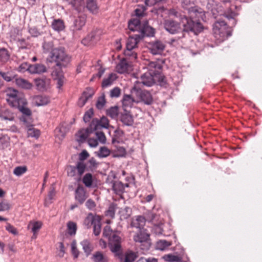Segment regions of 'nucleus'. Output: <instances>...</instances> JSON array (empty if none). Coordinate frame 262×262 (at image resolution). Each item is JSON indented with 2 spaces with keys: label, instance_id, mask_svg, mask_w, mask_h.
I'll return each mask as SVG.
<instances>
[{
  "label": "nucleus",
  "instance_id": "43",
  "mask_svg": "<svg viewBox=\"0 0 262 262\" xmlns=\"http://www.w3.org/2000/svg\"><path fill=\"white\" fill-rule=\"evenodd\" d=\"M76 167L77 171V175L81 176L85 171L86 165L82 161H79L77 163Z\"/></svg>",
  "mask_w": 262,
  "mask_h": 262
},
{
  "label": "nucleus",
  "instance_id": "14",
  "mask_svg": "<svg viewBox=\"0 0 262 262\" xmlns=\"http://www.w3.org/2000/svg\"><path fill=\"white\" fill-rule=\"evenodd\" d=\"M34 80L37 89L40 91H45L49 88L50 79L49 78H36Z\"/></svg>",
  "mask_w": 262,
  "mask_h": 262
},
{
  "label": "nucleus",
  "instance_id": "44",
  "mask_svg": "<svg viewBox=\"0 0 262 262\" xmlns=\"http://www.w3.org/2000/svg\"><path fill=\"white\" fill-rule=\"evenodd\" d=\"M130 209L128 207H125L124 208L121 209L119 213L121 220L127 219L130 216Z\"/></svg>",
  "mask_w": 262,
  "mask_h": 262
},
{
  "label": "nucleus",
  "instance_id": "30",
  "mask_svg": "<svg viewBox=\"0 0 262 262\" xmlns=\"http://www.w3.org/2000/svg\"><path fill=\"white\" fill-rule=\"evenodd\" d=\"M120 120L123 124L126 126H132L134 123V119L132 115L129 113H125L121 115Z\"/></svg>",
  "mask_w": 262,
  "mask_h": 262
},
{
  "label": "nucleus",
  "instance_id": "47",
  "mask_svg": "<svg viewBox=\"0 0 262 262\" xmlns=\"http://www.w3.org/2000/svg\"><path fill=\"white\" fill-rule=\"evenodd\" d=\"M117 208V205L114 203L111 204L108 210L105 212V215L107 216H110L113 218L115 216V211Z\"/></svg>",
  "mask_w": 262,
  "mask_h": 262
},
{
  "label": "nucleus",
  "instance_id": "60",
  "mask_svg": "<svg viewBox=\"0 0 262 262\" xmlns=\"http://www.w3.org/2000/svg\"><path fill=\"white\" fill-rule=\"evenodd\" d=\"M32 225V231L33 232L34 234H35L41 228L42 223L40 222H35L33 223Z\"/></svg>",
  "mask_w": 262,
  "mask_h": 262
},
{
  "label": "nucleus",
  "instance_id": "27",
  "mask_svg": "<svg viewBox=\"0 0 262 262\" xmlns=\"http://www.w3.org/2000/svg\"><path fill=\"white\" fill-rule=\"evenodd\" d=\"M148 72L160 73L159 71L162 69V65L157 61H149L147 63Z\"/></svg>",
  "mask_w": 262,
  "mask_h": 262
},
{
  "label": "nucleus",
  "instance_id": "1",
  "mask_svg": "<svg viewBox=\"0 0 262 262\" xmlns=\"http://www.w3.org/2000/svg\"><path fill=\"white\" fill-rule=\"evenodd\" d=\"M169 14L180 18V22L172 19L164 20L163 25L165 29L169 33L174 34L182 32V37H184V33L192 32L195 35L201 32L203 30V26L199 21H194L185 15L178 13L174 9L169 11Z\"/></svg>",
  "mask_w": 262,
  "mask_h": 262
},
{
  "label": "nucleus",
  "instance_id": "63",
  "mask_svg": "<svg viewBox=\"0 0 262 262\" xmlns=\"http://www.w3.org/2000/svg\"><path fill=\"white\" fill-rule=\"evenodd\" d=\"M11 206L8 202H2L0 203V211H4L10 209Z\"/></svg>",
  "mask_w": 262,
  "mask_h": 262
},
{
  "label": "nucleus",
  "instance_id": "2",
  "mask_svg": "<svg viewBox=\"0 0 262 262\" xmlns=\"http://www.w3.org/2000/svg\"><path fill=\"white\" fill-rule=\"evenodd\" d=\"M147 24L148 22L146 21L141 24L140 19L137 18L132 19L128 22L129 29L138 32V34L129 36L126 41V49L124 53L126 57H128L131 60L136 59L137 54L134 50L137 48L138 44L144 36H152L155 33L154 29Z\"/></svg>",
  "mask_w": 262,
  "mask_h": 262
},
{
  "label": "nucleus",
  "instance_id": "5",
  "mask_svg": "<svg viewBox=\"0 0 262 262\" xmlns=\"http://www.w3.org/2000/svg\"><path fill=\"white\" fill-rule=\"evenodd\" d=\"M112 231L109 226L104 227L103 235L109 237V246L111 251L114 253H119L121 249V239L120 236L115 234L111 235Z\"/></svg>",
  "mask_w": 262,
  "mask_h": 262
},
{
  "label": "nucleus",
  "instance_id": "17",
  "mask_svg": "<svg viewBox=\"0 0 262 262\" xmlns=\"http://www.w3.org/2000/svg\"><path fill=\"white\" fill-rule=\"evenodd\" d=\"M94 131L93 129L90 128V125L85 129L80 130L76 135L77 141L79 143L83 142L88 138L89 135Z\"/></svg>",
  "mask_w": 262,
  "mask_h": 262
},
{
  "label": "nucleus",
  "instance_id": "26",
  "mask_svg": "<svg viewBox=\"0 0 262 262\" xmlns=\"http://www.w3.org/2000/svg\"><path fill=\"white\" fill-rule=\"evenodd\" d=\"M29 72L32 74H41L46 72V68L41 64H35L30 66Z\"/></svg>",
  "mask_w": 262,
  "mask_h": 262
},
{
  "label": "nucleus",
  "instance_id": "33",
  "mask_svg": "<svg viewBox=\"0 0 262 262\" xmlns=\"http://www.w3.org/2000/svg\"><path fill=\"white\" fill-rule=\"evenodd\" d=\"M81 245L86 255H90L93 250V247L90 242L87 239L83 240L81 242Z\"/></svg>",
  "mask_w": 262,
  "mask_h": 262
},
{
  "label": "nucleus",
  "instance_id": "35",
  "mask_svg": "<svg viewBox=\"0 0 262 262\" xmlns=\"http://www.w3.org/2000/svg\"><path fill=\"white\" fill-rule=\"evenodd\" d=\"M171 245V242L166 240H160L156 243V249L160 250H164Z\"/></svg>",
  "mask_w": 262,
  "mask_h": 262
},
{
  "label": "nucleus",
  "instance_id": "6",
  "mask_svg": "<svg viewBox=\"0 0 262 262\" xmlns=\"http://www.w3.org/2000/svg\"><path fill=\"white\" fill-rule=\"evenodd\" d=\"M139 81H136L132 89V94L134 97H136L138 102L143 101L146 104H150L153 101L150 93L146 90H142L139 88Z\"/></svg>",
  "mask_w": 262,
  "mask_h": 262
},
{
  "label": "nucleus",
  "instance_id": "18",
  "mask_svg": "<svg viewBox=\"0 0 262 262\" xmlns=\"http://www.w3.org/2000/svg\"><path fill=\"white\" fill-rule=\"evenodd\" d=\"M86 23V16L84 14H80L76 18L73 24V31H79L81 30L82 27L85 25Z\"/></svg>",
  "mask_w": 262,
  "mask_h": 262
},
{
  "label": "nucleus",
  "instance_id": "24",
  "mask_svg": "<svg viewBox=\"0 0 262 262\" xmlns=\"http://www.w3.org/2000/svg\"><path fill=\"white\" fill-rule=\"evenodd\" d=\"M145 224V219L143 216H137L136 219H133L131 226L133 227L142 230Z\"/></svg>",
  "mask_w": 262,
  "mask_h": 262
},
{
  "label": "nucleus",
  "instance_id": "36",
  "mask_svg": "<svg viewBox=\"0 0 262 262\" xmlns=\"http://www.w3.org/2000/svg\"><path fill=\"white\" fill-rule=\"evenodd\" d=\"M86 7L93 13L97 12L98 7L94 0H86Z\"/></svg>",
  "mask_w": 262,
  "mask_h": 262
},
{
  "label": "nucleus",
  "instance_id": "39",
  "mask_svg": "<svg viewBox=\"0 0 262 262\" xmlns=\"http://www.w3.org/2000/svg\"><path fill=\"white\" fill-rule=\"evenodd\" d=\"M52 27L54 30L57 31H61L64 28L63 22L60 19L54 20L52 24Z\"/></svg>",
  "mask_w": 262,
  "mask_h": 262
},
{
  "label": "nucleus",
  "instance_id": "53",
  "mask_svg": "<svg viewBox=\"0 0 262 262\" xmlns=\"http://www.w3.org/2000/svg\"><path fill=\"white\" fill-rule=\"evenodd\" d=\"M94 115V112L93 108H90L88 111H86L83 117V121L85 122H88L90 121L91 119L92 118Z\"/></svg>",
  "mask_w": 262,
  "mask_h": 262
},
{
  "label": "nucleus",
  "instance_id": "64",
  "mask_svg": "<svg viewBox=\"0 0 262 262\" xmlns=\"http://www.w3.org/2000/svg\"><path fill=\"white\" fill-rule=\"evenodd\" d=\"M53 43L52 42H45L43 45V50L45 51V52H49L50 51V52L52 51V50H53L54 49H53Z\"/></svg>",
  "mask_w": 262,
  "mask_h": 262
},
{
  "label": "nucleus",
  "instance_id": "11",
  "mask_svg": "<svg viewBox=\"0 0 262 262\" xmlns=\"http://www.w3.org/2000/svg\"><path fill=\"white\" fill-rule=\"evenodd\" d=\"M109 126V121L105 117H102L99 120L98 119H93L90 123V128L94 131L101 129L102 128H107Z\"/></svg>",
  "mask_w": 262,
  "mask_h": 262
},
{
  "label": "nucleus",
  "instance_id": "42",
  "mask_svg": "<svg viewBox=\"0 0 262 262\" xmlns=\"http://www.w3.org/2000/svg\"><path fill=\"white\" fill-rule=\"evenodd\" d=\"M136 253L132 251L127 252L125 254V258L123 262H133L137 258Z\"/></svg>",
  "mask_w": 262,
  "mask_h": 262
},
{
  "label": "nucleus",
  "instance_id": "21",
  "mask_svg": "<svg viewBox=\"0 0 262 262\" xmlns=\"http://www.w3.org/2000/svg\"><path fill=\"white\" fill-rule=\"evenodd\" d=\"M94 95V92L92 90L89 89L84 91L82 96L79 99L78 105L80 107H82L87 102L88 100L91 98Z\"/></svg>",
  "mask_w": 262,
  "mask_h": 262
},
{
  "label": "nucleus",
  "instance_id": "54",
  "mask_svg": "<svg viewBox=\"0 0 262 262\" xmlns=\"http://www.w3.org/2000/svg\"><path fill=\"white\" fill-rule=\"evenodd\" d=\"M6 230L9 233L15 235L18 234V231L16 228L9 223H7Z\"/></svg>",
  "mask_w": 262,
  "mask_h": 262
},
{
  "label": "nucleus",
  "instance_id": "45",
  "mask_svg": "<svg viewBox=\"0 0 262 262\" xmlns=\"http://www.w3.org/2000/svg\"><path fill=\"white\" fill-rule=\"evenodd\" d=\"M27 170V167L26 166H17L14 169L13 173L19 177L25 173Z\"/></svg>",
  "mask_w": 262,
  "mask_h": 262
},
{
  "label": "nucleus",
  "instance_id": "55",
  "mask_svg": "<svg viewBox=\"0 0 262 262\" xmlns=\"http://www.w3.org/2000/svg\"><path fill=\"white\" fill-rule=\"evenodd\" d=\"M121 90L118 87H115L110 91V97L112 98H117L120 96Z\"/></svg>",
  "mask_w": 262,
  "mask_h": 262
},
{
  "label": "nucleus",
  "instance_id": "16",
  "mask_svg": "<svg viewBox=\"0 0 262 262\" xmlns=\"http://www.w3.org/2000/svg\"><path fill=\"white\" fill-rule=\"evenodd\" d=\"M88 195L84 188L81 186H78L75 192V199L79 202L80 204H82L85 201Z\"/></svg>",
  "mask_w": 262,
  "mask_h": 262
},
{
  "label": "nucleus",
  "instance_id": "4",
  "mask_svg": "<svg viewBox=\"0 0 262 262\" xmlns=\"http://www.w3.org/2000/svg\"><path fill=\"white\" fill-rule=\"evenodd\" d=\"M52 60L56 62L57 66L66 67L71 61V57L68 55L62 48H55L50 53Z\"/></svg>",
  "mask_w": 262,
  "mask_h": 262
},
{
  "label": "nucleus",
  "instance_id": "15",
  "mask_svg": "<svg viewBox=\"0 0 262 262\" xmlns=\"http://www.w3.org/2000/svg\"><path fill=\"white\" fill-rule=\"evenodd\" d=\"M101 31L99 30H94L91 32L87 37L82 40L83 42H87L93 45L100 38Z\"/></svg>",
  "mask_w": 262,
  "mask_h": 262
},
{
  "label": "nucleus",
  "instance_id": "57",
  "mask_svg": "<svg viewBox=\"0 0 262 262\" xmlns=\"http://www.w3.org/2000/svg\"><path fill=\"white\" fill-rule=\"evenodd\" d=\"M105 103L104 96H103L99 97L96 104L97 108L100 110L102 109L105 104Z\"/></svg>",
  "mask_w": 262,
  "mask_h": 262
},
{
  "label": "nucleus",
  "instance_id": "22",
  "mask_svg": "<svg viewBox=\"0 0 262 262\" xmlns=\"http://www.w3.org/2000/svg\"><path fill=\"white\" fill-rule=\"evenodd\" d=\"M122 101L123 106L124 107H130L134 102L138 103L136 97H133L130 95H124Z\"/></svg>",
  "mask_w": 262,
  "mask_h": 262
},
{
  "label": "nucleus",
  "instance_id": "40",
  "mask_svg": "<svg viewBox=\"0 0 262 262\" xmlns=\"http://www.w3.org/2000/svg\"><path fill=\"white\" fill-rule=\"evenodd\" d=\"M111 154V151L106 147L103 146L100 148L98 152V156L100 158H106Z\"/></svg>",
  "mask_w": 262,
  "mask_h": 262
},
{
  "label": "nucleus",
  "instance_id": "10",
  "mask_svg": "<svg viewBox=\"0 0 262 262\" xmlns=\"http://www.w3.org/2000/svg\"><path fill=\"white\" fill-rule=\"evenodd\" d=\"M149 234L146 232V230H140V232L135 235L134 239L136 243H139V246L143 251H147L150 246L149 241Z\"/></svg>",
  "mask_w": 262,
  "mask_h": 262
},
{
  "label": "nucleus",
  "instance_id": "61",
  "mask_svg": "<svg viewBox=\"0 0 262 262\" xmlns=\"http://www.w3.org/2000/svg\"><path fill=\"white\" fill-rule=\"evenodd\" d=\"M69 4H71L73 7L77 9L78 7L82 5L83 0H66Z\"/></svg>",
  "mask_w": 262,
  "mask_h": 262
},
{
  "label": "nucleus",
  "instance_id": "62",
  "mask_svg": "<svg viewBox=\"0 0 262 262\" xmlns=\"http://www.w3.org/2000/svg\"><path fill=\"white\" fill-rule=\"evenodd\" d=\"M168 0H145V4L146 6H150L159 3H165Z\"/></svg>",
  "mask_w": 262,
  "mask_h": 262
},
{
  "label": "nucleus",
  "instance_id": "52",
  "mask_svg": "<svg viewBox=\"0 0 262 262\" xmlns=\"http://www.w3.org/2000/svg\"><path fill=\"white\" fill-rule=\"evenodd\" d=\"M0 76L3 77L7 81H11L15 78V76L11 73H4L0 72Z\"/></svg>",
  "mask_w": 262,
  "mask_h": 262
},
{
  "label": "nucleus",
  "instance_id": "32",
  "mask_svg": "<svg viewBox=\"0 0 262 262\" xmlns=\"http://www.w3.org/2000/svg\"><path fill=\"white\" fill-rule=\"evenodd\" d=\"M117 78V75L115 73H111L109 74L107 78L103 79L102 82V86L103 88H106L113 84L114 81L116 80Z\"/></svg>",
  "mask_w": 262,
  "mask_h": 262
},
{
  "label": "nucleus",
  "instance_id": "56",
  "mask_svg": "<svg viewBox=\"0 0 262 262\" xmlns=\"http://www.w3.org/2000/svg\"><path fill=\"white\" fill-rule=\"evenodd\" d=\"M225 16L229 20V24L231 25L234 26L236 24V20L235 19V17L236 16V13L233 12H231L229 14H226Z\"/></svg>",
  "mask_w": 262,
  "mask_h": 262
},
{
  "label": "nucleus",
  "instance_id": "51",
  "mask_svg": "<svg viewBox=\"0 0 262 262\" xmlns=\"http://www.w3.org/2000/svg\"><path fill=\"white\" fill-rule=\"evenodd\" d=\"M68 175L70 177H74L77 175V171L76 166H68L67 168Z\"/></svg>",
  "mask_w": 262,
  "mask_h": 262
},
{
  "label": "nucleus",
  "instance_id": "12",
  "mask_svg": "<svg viewBox=\"0 0 262 262\" xmlns=\"http://www.w3.org/2000/svg\"><path fill=\"white\" fill-rule=\"evenodd\" d=\"M27 104V101L25 104H20L19 103L18 106H15L13 107L17 108L19 111L23 114V115L20 118V120L24 123L28 124L30 123V121L31 120V116L32 115V112L29 108L26 106Z\"/></svg>",
  "mask_w": 262,
  "mask_h": 262
},
{
  "label": "nucleus",
  "instance_id": "3",
  "mask_svg": "<svg viewBox=\"0 0 262 262\" xmlns=\"http://www.w3.org/2000/svg\"><path fill=\"white\" fill-rule=\"evenodd\" d=\"M213 33L214 37L220 42L224 41L231 35L227 23L222 20H218L214 24Z\"/></svg>",
  "mask_w": 262,
  "mask_h": 262
},
{
  "label": "nucleus",
  "instance_id": "23",
  "mask_svg": "<svg viewBox=\"0 0 262 262\" xmlns=\"http://www.w3.org/2000/svg\"><path fill=\"white\" fill-rule=\"evenodd\" d=\"M128 186L127 183L124 185L120 181H115L113 183L112 188L116 194H121L123 193L125 187H128Z\"/></svg>",
  "mask_w": 262,
  "mask_h": 262
},
{
  "label": "nucleus",
  "instance_id": "31",
  "mask_svg": "<svg viewBox=\"0 0 262 262\" xmlns=\"http://www.w3.org/2000/svg\"><path fill=\"white\" fill-rule=\"evenodd\" d=\"M49 98L45 96L38 95L34 98V102L37 106L46 105L49 102Z\"/></svg>",
  "mask_w": 262,
  "mask_h": 262
},
{
  "label": "nucleus",
  "instance_id": "34",
  "mask_svg": "<svg viewBox=\"0 0 262 262\" xmlns=\"http://www.w3.org/2000/svg\"><path fill=\"white\" fill-rule=\"evenodd\" d=\"M10 54L8 51L4 48H0V62L5 63L10 59Z\"/></svg>",
  "mask_w": 262,
  "mask_h": 262
},
{
  "label": "nucleus",
  "instance_id": "7",
  "mask_svg": "<svg viewBox=\"0 0 262 262\" xmlns=\"http://www.w3.org/2000/svg\"><path fill=\"white\" fill-rule=\"evenodd\" d=\"M195 0H181L182 7L188 11L189 19L202 18L204 15L201 9L195 5Z\"/></svg>",
  "mask_w": 262,
  "mask_h": 262
},
{
  "label": "nucleus",
  "instance_id": "19",
  "mask_svg": "<svg viewBox=\"0 0 262 262\" xmlns=\"http://www.w3.org/2000/svg\"><path fill=\"white\" fill-rule=\"evenodd\" d=\"M116 71L120 74L127 73L132 70L131 66L123 59L121 60L116 66Z\"/></svg>",
  "mask_w": 262,
  "mask_h": 262
},
{
  "label": "nucleus",
  "instance_id": "59",
  "mask_svg": "<svg viewBox=\"0 0 262 262\" xmlns=\"http://www.w3.org/2000/svg\"><path fill=\"white\" fill-rule=\"evenodd\" d=\"M163 258L167 261L174 262L177 261L178 260L177 256H175L172 254H167L163 256Z\"/></svg>",
  "mask_w": 262,
  "mask_h": 262
},
{
  "label": "nucleus",
  "instance_id": "41",
  "mask_svg": "<svg viewBox=\"0 0 262 262\" xmlns=\"http://www.w3.org/2000/svg\"><path fill=\"white\" fill-rule=\"evenodd\" d=\"M112 143L116 147V151L118 152V156H123L125 155L126 153L125 149L123 147L117 146L116 143H119V141L113 138L112 139Z\"/></svg>",
  "mask_w": 262,
  "mask_h": 262
},
{
  "label": "nucleus",
  "instance_id": "28",
  "mask_svg": "<svg viewBox=\"0 0 262 262\" xmlns=\"http://www.w3.org/2000/svg\"><path fill=\"white\" fill-rule=\"evenodd\" d=\"M52 75L56 76L57 79V88L60 89L64 83V77L62 72L60 69L58 70L56 69L53 71Z\"/></svg>",
  "mask_w": 262,
  "mask_h": 262
},
{
  "label": "nucleus",
  "instance_id": "38",
  "mask_svg": "<svg viewBox=\"0 0 262 262\" xmlns=\"http://www.w3.org/2000/svg\"><path fill=\"white\" fill-rule=\"evenodd\" d=\"M28 136L31 137L38 138L40 135V132L38 129H35L32 125H27Z\"/></svg>",
  "mask_w": 262,
  "mask_h": 262
},
{
  "label": "nucleus",
  "instance_id": "50",
  "mask_svg": "<svg viewBox=\"0 0 262 262\" xmlns=\"http://www.w3.org/2000/svg\"><path fill=\"white\" fill-rule=\"evenodd\" d=\"M101 220H99L93 225V232L96 236H98L100 234L101 232Z\"/></svg>",
  "mask_w": 262,
  "mask_h": 262
},
{
  "label": "nucleus",
  "instance_id": "49",
  "mask_svg": "<svg viewBox=\"0 0 262 262\" xmlns=\"http://www.w3.org/2000/svg\"><path fill=\"white\" fill-rule=\"evenodd\" d=\"M83 183L85 186L90 187L92 185V176L91 173H86L83 178Z\"/></svg>",
  "mask_w": 262,
  "mask_h": 262
},
{
  "label": "nucleus",
  "instance_id": "29",
  "mask_svg": "<svg viewBox=\"0 0 262 262\" xmlns=\"http://www.w3.org/2000/svg\"><path fill=\"white\" fill-rule=\"evenodd\" d=\"M15 81L17 85L23 89L29 90L32 87V83L25 79L21 78H15Z\"/></svg>",
  "mask_w": 262,
  "mask_h": 262
},
{
  "label": "nucleus",
  "instance_id": "9",
  "mask_svg": "<svg viewBox=\"0 0 262 262\" xmlns=\"http://www.w3.org/2000/svg\"><path fill=\"white\" fill-rule=\"evenodd\" d=\"M7 101L12 107L18 106L19 103L20 104L26 103V99L24 97L19 95L18 91L14 89H8L7 91Z\"/></svg>",
  "mask_w": 262,
  "mask_h": 262
},
{
  "label": "nucleus",
  "instance_id": "13",
  "mask_svg": "<svg viewBox=\"0 0 262 262\" xmlns=\"http://www.w3.org/2000/svg\"><path fill=\"white\" fill-rule=\"evenodd\" d=\"M149 46L150 52L154 55L161 54L165 47V45L160 41L150 42Z\"/></svg>",
  "mask_w": 262,
  "mask_h": 262
},
{
  "label": "nucleus",
  "instance_id": "8",
  "mask_svg": "<svg viewBox=\"0 0 262 262\" xmlns=\"http://www.w3.org/2000/svg\"><path fill=\"white\" fill-rule=\"evenodd\" d=\"M141 80L140 84L142 83L144 85L150 86L156 81L160 83L165 82V77L161 73L147 72L141 76Z\"/></svg>",
  "mask_w": 262,
  "mask_h": 262
},
{
  "label": "nucleus",
  "instance_id": "48",
  "mask_svg": "<svg viewBox=\"0 0 262 262\" xmlns=\"http://www.w3.org/2000/svg\"><path fill=\"white\" fill-rule=\"evenodd\" d=\"M68 233L71 235H75L77 230L76 223L73 222H69L67 225Z\"/></svg>",
  "mask_w": 262,
  "mask_h": 262
},
{
  "label": "nucleus",
  "instance_id": "46",
  "mask_svg": "<svg viewBox=\"0 0 262 262\" xmlns=\"http://www.w3.org/2000/svg\"><path fill=\"white\" fill-rule=\"evenodd\" d=\"M106 114L112 118H115L118 114V108L117 106L112 107L106 111Z\"/></svg>",
  "mask_w": 262,
  "mask_h": 262
},
{
  "label": "nucleus",
  "instance_id": "58",
  "mask_svg": "<svg viewBox=\"0 0 262 262\" xmlns=\"http://www.w3.org/2000/svg\"><path fill=\"white\" fill-rule=\"evenodd\" d=\"M95 135L98 139V140L101 143H105L106 142V137L104 134L102 132L97 131L95 133Z\"/></svg>",
  "mask_w": 262,
  "mask_h": 262
},
{
  "label": "nucleus",
  "instance_id": "25",
  "mask_svg": "<svg viewBox=\"0 0 262 262\" xmlns=\"http://www.w3.org/2000/svg\"><path fill=\"white\" fill-rule=\"evenodd\" d=\"M0 118L2 120L13 121L14 118V114L8 109L0 110Z\"/></svg>",
  "mask_w": 262,
  "mask_h": 262
},
{
  "label": "nucleus",
  "instance_id": "37",
  "mask_svg": "<svg viewBox=\"0 0 262 262\" xmlns=\"http://www.w3.org/2000/svg\"><path fill=\"white\" fill-rule=\"evenodd\" d=\"M92 259L94 262H107V258L99 251L93 254Z\"/></svg>",
  "mask_w": 262,
  "mask_h": 262
},
{
  "label": "nucleus",
  "instance_id": "20",
  "mask_svg": "<svg viewBox=\"0 0 262 262\" xmlns=\"http://www.w3.org/2000/svg\"><path fill=\"white\" fill-rule=\"evenodd\" d=\"M99 220H101L100 216L95 215L93 213H90L84 219L83 224L87 228H90L92 225L93 226Z\"/></svg>",
  "mask_w": 262,
  "mask_h": 262
}]
</instances>
